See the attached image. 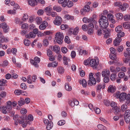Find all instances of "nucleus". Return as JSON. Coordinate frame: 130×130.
<instances>
[{
  "label": "nucleus",
  "mask_w": 130,
  "mask_h": 130,
  "mask_svg": "<svg viewBox=\"0 0 130 130\" xmlns=\"http://www.w3.org/2000/svg\"><path fill=\"white\" fill-rule=\"evenodd\" d=\"M7 83V80L4 79H2L0 80V86H4L5 84Z\"/></svg>",
  "instance_id": "obj_39"
},
{
  "label": "nucleus",
  "mask_w": 130,
  "mask_h": 130,
  "mask_svg": "<svg viewBox=\"0 0 130 130\" xmlns=\"http://www.w3.org/2000/svg\"><path fill=\"white\" fill-rule=\"evenodd\" d=\"M63 38L64 36L62 33L58 32L56 34L55 39L59 44H62Z\"/></svg>",
  "instance_id": "obj_3"
},
{
  "label": "nucleus",
  "mask_w": 130,
  "mask_h": 130,
  "mask_svg": "<svg viewBox=\"0 0 130 130\" xmlns=\"http://www.w3.org/2000/svg\"><path fill=\"white\" fill-rule=\"evenodd\" d=\"M124 119L125 122L128 123L130 121V110H128L125 111L124 113Z\"/></svg>",
  "instance_id": "obj_4"
},
{
  "label": "nucleus",
  "mask_w": 130,
  "mask_h": 130,
  "mask_svg": "<svg viewBox=\"0 0 130 130\" xmlns=\"http://www.w3.org/2000/svg\"><path fill=\"white\" fill-rule=\"evenodd\" d=\"M2 112L3 113L6 114L7 113V107L6 106H3L2 107Z\"/></svg>",
  "instance_id": "obj_46"
},
{
  "label": "nucleus",
  "mask_w": 130,
  "mask_h": 130,
  "mask_svg": "<svg viewBox=\"0 0 130 130\" xmlns=\"http://www.w3.org/2000/svg\"><path fill=\"white\" fill-rule=\"evenodd\" d=\"M14 22L16 24L19 23V24H22V21H20V19L17 18L15 19Z\"/></svg>",
  "instance_id": "obj_43"
},
{
  "label": "nucleus",
  "mask_w": 130,
  "mask_h": 130,
  "mask_svg": "<svg viewBox=\"0 0 130 130\" xmlns=\"http://www.w3.org/2000/svg\"><path fill=\"white\" fill-rule=\"evenodd\" d=\"M53 9L54 10H56L58 12H60L61 10V8L60 7L56 6L53 7Z\"/></svg>",
  "instance_id": "obj_32"
},
{
  "label": "nucleus",
  "mask_w": 130,
  "mask_h": 130,
  "mask_svg": "<svg viewBox=\"0 0 130 130\" xmlns=\"http://www.w3.org/2000/svg\"><path fill=\"white\" fill-rule=\"evenodd\" d=\"M42 21V19L40 18L37 17L36 19V22L38 24H40Z\"/></svg>",
  "instance_id": "obj_38"
},
{
  "label": "nucleus",
  "mask_w": 130,
  "mask_h": 130,
  "mask_svg": "<svg viewBox=\"0 0 130 130\" xmlns=\"http://www.w3.org/2000/svg\"><path fill=\"white\" fill-rule=\"evenodd\" d=\"M99 129L101 130H107L105 127L102 124H99L97 126Z\"/></svg>",
  "instance_id": "obj_31"
},
{
  "label": "nucleus",
  "mask_w": 130,
  "mask_h": 130,
  "mask_svg": "<svg viewBox=\"0 0 130 130\" xmlns=\"http://www.w3.org/2000/svg\"><path fill=\"white\" fill-rule=\"evenodd\" d=\"M126 93L124 92L120 94V101H124L126 99Z\"/></svg>",
  "instance_id": "obj_18"
},
{
  "label": "nucleus",
  "mask_w": 130,
  "mask_h": 130,
  "mask_svg": "<svg viewBox=\"0 0 130 130\" xmlns=\"http://www.w3.org/2000/svg\"><path fill=\"white\" fill-rule=\"evenodd\" d=\"M65 123V121L64 120H61L58 122V124L59 125H64Z\"/></svg>",
  "instance_id": "obj_54"
},
{
  "label": "nucleus",
  "mask_w": 130,
  "mask_h": 130,
  "mask_svg": "<svg viewBox=\"0 0 130 130\" xmlns=\"http://www.w3.org/2000/svg\"><path fill=\"white\" fill-rule=\"evenodd\" d=\"M64 69L62 67H59L57 69V71L59 73L63 74L64 72Z\"/></svg>",
  "instance_id": "obj_21"
},
{
  "label": "nucleus",
  "mask_w": 130,
  "mask_h": 130,
  "mask_svg": "<svg viewBox=\"0 0 130 130\" xmlns=\"http://www.w3.org/2000/svg\"><path fill=\"white\" fill-rule=\"evenodd\" d=\"M1 27L3 28L4 32L5 33H7L9 31V27L6 23L3 22L1 24Z\"/></svg>",
  "instance_id": "obj_8"
},
{
  "label": "nucleus",
  "mask_w": 130,
  "mask_h": 130,
  "mask_svg": "<svg viewBox=\"0 0 130 130\" xmlns=\"http://www.w3.org/2000/svg\"><path fill=\"white\" fill-rule=\"evenodd\" d=\"M66 5L65 6V7L67 6L69 8L72 7L73 4V2L71 1H68L66 3Z\"/></svg>",
  "instance_id": "obj_28"
},
{
  "label": "nucleus",
  "mask_w": 130,
  "mask_h": 130,
  "mask_svg": "<svg viewBox=\"0 0 130 130\" xmlns=\"http://www.w3.org/2000/svg\"><path fill=\"white\" fill-rule=\"evenodd\" d=\"M65 88L67 90L70 91L72 90V88L71 86H69L68 83H66L65 85Z\"/></svg>",
  "instance_id": "obj_27"
},
{
  "label": "nucleus",
  "mask_w": 130,
  "mask_h": 130,
  "mask_svg": "<svg viewBox=\"0 0 130 130\" xmlns=\"http://www.w3.org/2000/svg\"><path fill=\"white\" fill-rule=\"evenodd\" d=\"M24 99L22 98H21L20 100L18 102V104L20 106H22L24 104Z\"/></svg>",
  "instance_id": "obj_35"
},
{
  "label": "nucleus",
  "mask_w": 130,
  "mask_h": 130,
  "mask_svg": "<svg viewBox=\"0 0 130 130\" xmlns=\"http://www.w3.org/2000/svg\"><path fill=\"white\" fill-rule=\"evenodd\" d=\"M94 110L95 113L97 114H99L101 112V110L98 108L95 107L94 108Z\"/></svg>",
  "instance_id": "obj_50"
},
{
  "label": "nucleus",
  "mask_w": 130,
  "mask_h": 130,
  "mask_svg": "<svg viewBox=\"0 0 130 130\" xmlns=\"http://www.w3.org/2000/svg\"><path fill=\"white\" fill-rule=\"evenodd\" d=\"M125 34L123 32H120L117 34L118 37L116 38L114 41V44L117 46L120 44V43L122 39L121 38L124 36Z\"/></svg>",
  "instance_id": "obj_2"
},
{
  "label": "nucleus",
  "mask_w": 130,
  "mask_h": 130,
  "mask_svg": "<svg viewBox=\"0 0 130 130\" xmlns=\"http://www.w3.org/2000/svg\"><path fill=\"white\" fill-rule=\"evenodd\" d=\"M116 16L117 19L118 20H121L123 19V15L121 13H119L116 14Z\"/></svg>",
  "instance_id": "obj_19"
},
{
  "label": "nucleus",
  "mask_w": 130,
  "mask_h": 130,
  "mask_svg": "<svg viewBox=\"0 0 130 130\" xmlns=\"http://www.w3.org/2000/svg\"><path fill=\"white\" fill-rule=\"evenodd\" d=\"M111 106L113 108L117 107V104L114 102H112L110 103Z\"/></svg>",
  "instance_id": "obj_56"
},
{
  "label": "nucleus",
  "mask_w": 130,
  "mask_h": 130,
  "mask_svg": "<svg viewBox=\"0 0 130 130\" xmlns=\"http://www.w3.org/2000/svg\"><path fill=\"white\" fill-rule=\"evenodd\" d=\"M83 22L85 23H91V19H88L86 17H84L83 19Z\"/></svg>",
  "instance_id": "obj_30"
},
{
  "label": "nucleus",
  "mask_w": 130,
  "mask_h": 130,
  "mask_svg": "<svg viewBox=\"0 0 130 130\" xmlns=\"http://www.w3.org/2000/svg\"><path fill=\"white\" fill-rule=\"evenodd\" d=\"M94 59L90 60V64L91 66L93 67L94 69H97L98 68V65L99 64V62L98 60Z\"/></svg>",
  "instance_id": "obj_5"
},
{
  "label": "nucleus",
  "mask_w": 130,
  "mask_h": 130,
  "mask_svg": "<svg viewBox=\"0 0 130 130\" xmlns=\"http://www.w3.org/2000/svg\"><path fill=\"white\" fill-rule=\"evenodd\" d=\"M99 24L100 27H101L102 29H105L107 31L108 30L106 29L107 28L108 26L109 23H102V21L99 22Z\"/></svg>",
  "instance_id": "obj_13"
},
{
  "label": "nucleus",
  "mask_w": 130,
  "mask_h": 130,
  "mask_svg": "<svg viewBox=\"0 0 130 130\" xmlns=\"http://www.w3.org/2000/svg\"><path fill=\"white\" fill-rule=\"evenodd\" d=\"M88 85L89 86H92L95 85L96 83V81L95 78L94 79H89L87 82Z\"/></svg>",
  "instance_id": "obj_15"
},
{
  "label": "nucleus",
  "mask_w": 130,
  "mask_h": 130,
  "mask_svg": "<svg viewBox=\"0 0 130 130\" xmlns=\"http://www.w3.org/2000/svg\"><path fill=\"white\" fill-rule=\"evenodd\" d=\"M64 18L65 19L67 20H69L70 19L72 20L74 18L73 17L70 16L69 14H66L64 16Z\"/></svg>",
  "instance_id": "obj_42"
},
{
  "label": "nucleus",
  "mask_w": 130,
  "mask_h": 130,
  "mask_svg": "<svg viewBox=\"0 0 130 130\" xmlns=\"http://www.w3.org/2000/svg\"><path fill=\"white\" fill-rule=\"evenodd\" d=\"M46 128L47 130H49L51 129L53 126V124L51 121H50V122L46 124Z\"/></svg>",
  "instance_id": "obj_24"
},
{
  "label": "nucleus",
  "mask_w": 130,
  "mask_h": 130,
  "mask_svg": "<svg viewBox=\"0 0 130 130\" xmlns=\"http://www.w3.org/2000/svg\"><path fill=\"white\" fill-rule=\"evenodd\" d=\"M114 113L116 115H119L120 117H121L123 115L121 114V111L119 107H117L114 108Z\"/></svg>",
  "instance_id": "obj_10"
},
{
  "label": "nucleus",
  "mask_w": 130,
  "mask_h": 130,
  "mask_svg": "<svg viewBox=\"0 0 130 130\" xmlns=\"http://www.w3.org/2000/svg\"><path fill=\"white\" fill-rule=\"evenodd\" d=\"M123 27L125 28H128L130 27V22H126L124 23L123 24Z\"/></svg>",
  "instance_id": "obj_23"
},
{
  "label": "nucleus",
  "mask_w": 130,
  "mask_h": 130,
  "mask_svg": "<svg viewBox=\"0 0 130 130\" xmlns=\"http://www.w3.org/2000/svg\"><path fill=\"white\" fill-rule=\"evenodd\" d=\"M67 0H58V2L60 4H61L63 7H65L66 3L67 2Z\"/></svg>",
  "instance_id": "obj_20"
},
{
  "label": "nucleus",
  "mask_w": 130,
  "mask_h": 130,
  "mask_svg": "<svg viewBox=\"0 0 130 130\" xmlns=\"http://www.w3.org/2000/svg\"><path fill=\"white\" fill-rule=\"evenodd\" d=\"M28 4L31 6H34L35 5V1L33 0H30L28 1Z\"/></svg>",
  "instance_id": "obj_44"
},
{
  "label": "nucleus",
  "mask_w": 130,
  "mask_h": 130,
  "mask_svg": "<svg viewBox=\"0 0 130 130\" xmlns=\"http://www.w3.org/2000/svg\"><path fill=\"white\" fill-rule=\"evenodd\" d=\"M26 120L28 121L29 122L30 121H32L33 120V116L31 115H29L28 116L27 118L26 119Z\"/></svg>",
  "instance_id": "obj_47"
},
{
  "label": "nucleus",
  "mask_w": 130,
  "mask_h": 130,
  "mask_svg": "<svg viewBox=\"0 0 130 130\" xmlns=\"http://www.w3.org/2000/svg\"><path fill=\"white\" fill-rule=\"evenodd\" d=\"M45 23L44 24H41L39 26V28L41 30H44L46 28V26L45 24L46 23H47L46 21H44Z\"/></svg>",
  "instance_id": "obj_33"
},
{
  "label": "nucleus",
  "mask_w": 130,
  "mask_h": 130,
  "mask_svg": "<svg viewBox=\"0 0 130 130\" xmlns=\"http://www.w3.org/2000/svg\"><path fill=\"white\" fill-rule=\"evenodd\" d=\"M47 54L49 57L52 56V52L50 50L48 49L47 50Z\"/></svg>",
  "instance_id": "obj_45"
},
{
  "label": "nucleus",
  "mask_w": 130,
  "mask_h": 130,
  "mask_svg": "<svg viewBox=\"0 0 130 130\" xmlns=\"http://www.w3.org/2000/svg\"><path fill=\"white\" fill-rule=\"evenodd\" d=\"M95 76L96 79V82L97 83H99L101 81L100 77L101 76V73L100 72H98L95 73Z\"/></svg>",
  "instance_id": "obj_16"
},
{
  "label": "nucleus",
  "mask_w": 130,
  "mask_h": 130,
  "mask_svg": "<svg viewBox=\"0 0 130 130\" xmlns=\"http://www.w3.org/2000/svg\"><path fill=\"white\" fill-rule=\"evenodd\" d=\"M79 28L78 27H76L73 30V34L74 35H76L78 31Z\"/></svg>",
  "instance_id": "obj_48"
},
{
  "label": "nucleus",
  "mask_w": 130,
  "mask_h": 130,
  "mask_svg": "<svg viewBox=\"0 0 130 130\" xmlns=\"http://www.w3.org/2000/svg\"><path fill=\"white\" fill-rule=\"evenodd\" d=\"M122 30V26L119 25L116 27L115 29L116 32H121Z\"/></svg>",
  "instance_id": "obj_26"
},
{
  "label": "nucleus",
  "mask_w": 130,
  "mask_h": 130,
  "mask_svg": "<svg viewBox=\"0 0 130 130\" xmlns=\"http://www.w3.org/2000/svg\"><path fill=\"white\" fill-rule=\"evenodd\" d=\"M40 61V59L37 57H35L34 59V60H32V61H35V62L39 63Z\"/></svg>",
  "instance_id": "obj_62"
},
{
  "label": "nucleus",
  "mask_w": 130,
  "mask_h": 130,
  "mask_svg": "<svg viewBox=\"0 0 130 130\" xmlns=\"http://www.w3.org/2000/svg\"><path fill=\"white\" fill-rule=\"evenodd\" d=\"M62 21V20L60 17L56 16L54 21L53 23L55 25L59 26L61 24Z\"/></svg>",
  "instance_id": "obj_6"
},
{
  "label": "nucleus",
  "mask_w": 130,
  "mask_h": 130,
  "mask_svg": "<svg viewBox=\"0 0 130 130\" xmlns=\"http://www.w3.org/2000/svg\"><path fill=\"white\" fill-rule=\"evenodd\" d=\"M127 107L125 104L123 105L121 107V109L122 111L123 112L127 109Z\"/></svg>",
  "instance_id": "obj_40"
},
{
  "label": "nucleus",
  "mask_w": 130,
  "mask_h": 130,
  "mask_svg": "<svg viewBox=\"0 0 130 130\" xmlns=\"http://www.w3.org/2000/svg\"><path fill=\"white\" fill-rule=\"evenodd\" d=\"M102 21V23H109L108 19L107 17L104 16H102L100 18V19L99 20V22Z\"/></svg>",
  "instance_id": "obj_11"
},
{
  "label": "nucleus",
  "mask_w": 130,
  "mask_h": 130,
  "mask_svg": "<svg viewBox=\"0 0 130 130\" xmlns=\"http://www.w3.org/2000/svg\"><path fill=\"white\" fill-rule=\"evenodd\" d=\"M109 78L108 76L105 77L103 79L105 83H107L109 82Z\"/></svg>",
  "instance_id": "obj_60"
},
{
  "label": "nucleus",
  "mask_w": 130,
  "mask_h": 130,
  "mask_svg": "<svg viewBox=\"0 0 130 130\" xmlns=\"http://www.w3.org/2000/svg\"><path fill=\"white\" fill-rule=\"evenodd\" d=\"M123 49V47L122 46H119L117 49L118 51L119 52H121Z\"/></svg>",
  "instance_id": "obj_63"
},
{
  "label": "nucleus",
  "mask_w": 130,
  "mask_h": 130,
  "mask_svg": "<svg viewBox=\"0 0 130 130\" xmlns=\"http://www.w3.org/2000/svg\"><path fill=\"white\" fill-rule=\"evenodd\" d=\"M37 13L39 15H42L43 14L44 12L42 9H40L38 11Z\"/></svg>",
  "instance_id": "obj_64"
},
{
  "label": "nucleus",
  "mask_w": 130,
  "mask_h": 130,
  "mask_svg": "<svg viewBox=\"0 0 130 130\" xmlns=\"http://www.w3.org/2000/svg\"><path fill=\"white\" fill-rule=\"evenodd\" d=\"M31 42L30 41L28 40L27 39H25L24 41V43L25 45L28 46L30 44Z\"/></svg>",
  "instance_id": "obj_34"
},
{
  "label": "nucleus",
  "mask_w": 130,
  "mask_h": 130,
  "mask_svg": "<svg viewBox=\"0 0 130 130\" xmlns=\"http://www.w3.org/2000/svg\"><path fill=\"white\" fill-rule=\"evenodd\" d=\"M28 27V25L26 23H24L22 24L21 26V28L22 29H26Z\"/></svg>",
  "instance_id": "obj_55"
},
{
  "label": "nucleus",
  "mask_w": 130,
  "mask_h": 130,
  "mask_svg": "<svg viewBox=\"0 0 130 130\" xmlns=\"http://www.w3.org/2000/svg\"><path fill=\"white\" fill-rule=\"evenodd\" d=\"M116 75L115 74H112L110 77L111 80H114L116 79Z\"/></svg>",
  "instance_id": "obj_52"
},
{
  "label": "nucleus",
  "mask_w": 130,
  "mask_h": 130,
  "mask_svg": "<svg viewBox=\"0 0 130 130\" xmlns=\"http://www.w3.org/2000/svg\"><path fill=\"white\" fill-rule=\"evenodd\" d=\"M124 19L125 21H127L130 19V15H125L124 17Z\"/></svg>",
  "instance_id": "obj_59"
},
{
  "label": "nucleus",
  "mask_w": 130,
  "mask_h": 130,
  "mask_svg": "<svg viewBox=\"0 0 130 130\" xmlns=\"http://www.w3.org/2000/svg\"><path fill=\"white\" fill-rule=\"evenodd\" d=\"M81 82H82V84L83 87H86L87 85V83L86 80L85 79H83L82 81H80V83Z\"/></svg>",
  "instance_id": "obj_36"
},
{
  "label": "nucleus",
  "mask_w": 130,
  "mask_h": 130,
  "mask_svg": "<svg viewBox=\"0 0 130 130\" xmlns=\"http://www.w3.org/2000/svg\"><path fill=\"white\" fill-rule=\"evenodd\" d=\"M6 93L5 92L3 91L0 93V98L2 99L1 98H5L6 96Z\"/></svg>",
  "instance_id": "obj_41"
},
{
  "label": "nucleus",
  "mask_w": 130,
  "mask_h": 130,
  "mask_svg": "<svg viewBox=\"0 0 130 130\" xmlns=\"http://www.w3.org/2000/svg\"><path fill=\"white\" fill-rule=\"evenodd\" d=\"M8 41V39L5 38L4 36H1L0 37V43L7 42Z\"/></svg>",
  "instance_id": "obj_22"
},
{
  "label": "nucleus",
  "mask_w": 130,
  "mask_h": 130,
  "mask_svg": "<svg viewBox=\"0 0 130 130\" xmlns=\"http://www.w3.org/2000/svg\"><path fill=\"white\" fill-rule=\"evenodd\" d=\"M62 52L63 53H66L68 51V49L65 47H62L61 49Z\"/></svg>",
  "instance_id": "obj_58"
},
{
  "label": "nucleus",
  "mask_w": 130,
  "mask_h": 130,
  "mask_svg": "<svg viewBox=\"0 0 130 130\" xmlns=\"http://www.w3.org/2000/svg\"><path fill=\"white\" fill-rule=\"evenodd\" d=\"M31 75H29L27 77V82L29 84H32V81L31 78Z\"/></svg>",
  "instance_id": "obj_53"
},
{
  "label": "nucleus",
  "mask_w": 130,
  "mask_h": 130,
  "mask_svg": "<svg viewBox=\"0 0 130 130\" xmlns=\"http://www.w3.org/2000/svg\"><path fill=\"white\" fill-rule=\"evenodd\" d=\"M110 71L109 70H105L102 71L101 73L102 76L103 77L108 76L109 74Z\"/></svg>",
  "instance_id": "obj_17"
},
{
  "label": "nucleus",
  "mask_w": 130,
  "mask_h": 130,
  "mask_svg": "<svg viewBox=\"0 0 130 130\" xmlns=\"http://www.w3.org/2000/svg\"><path fill=\"white\" fill-rule=\"evenodd\" d=\"M7 13L8 14H14L16 13V11L15 9H14L13 10H8Z\"/></svg>",
  "instance_id": "obj_37"
},
{
  "label": "nucleus",
  "mask_w": 130,
  "mask_h": 130,
  "mask_svg": "<svg viewBox=\"0 0 130 130\" xmlns=\"http://www.w3.org/2000/svg\"><path fill=\"white\" fill-rule=\"evenodd\" d=\"M6 107L7 108V111L9 112H10L12 108V102L10 101L7 102V105Z\"/></svg>",
  "instance_id": "obj_12"
},
{
  "label": "nucleus",
  "mask_w": 130,
  "mask_h": 130,
  "mask_svg": "<svg viewBox=\"0 0 130 130\" xmlns=\"http://www.w3.org/2000/svg\"><path fill=\"white\" fill-rule=\"evenodd\" d=\"M50 47L52 51H54L56 53H58L60 50V47L57 45H55L53 47L51 46Z\"/></svg>",
  "instance_id": "obj_14"
},
{
  "label": "nucleus",
  "mask_w": 130,
  "mask_h": 130,
  "mask_svg": "<svg viewBox=\"0 0 130 130\" xmlns=\"http://www.w3.org/2000/svg\"><path fill=\"white\" fill-rule=\"evenodd\" d=\"M116 54H110L109 55L110 58L113 60L116 59Z\"/></svg>",
  "instance_id": "obj_49"
},
{
  "label": "nucleus",
  "mask_w": 130,
  "mask_h": 130,
  "mask_svg": "<svg viewBox=\"0 0 130 130\" xmlns=\"http://www.w3.org/2000/svg\"><path fill=\"white\" fill-rule=\"evenodd\" d=\"M16 119L18 121V122L19 124H22V125L23 127H25L27 125V124H29V122L28 120H26V118L24 116H19L18 115H15Z\"/></svg>",
  "instance_id": "obj_1"
},
{
  "label": "nucleus",
  "mask_w": 130,
  "mask_h": 130,
  "mask_svg": "<svg viewBox=\"0 0 130 130\" xmlns=\"http://www.w3.org/2000/svg\"><path fill=\"white\" fill-rule=\"evenodd\" d=\"M22 91L19 90H15L14 91V93L16 94L19 95L21 94L22 93Z\"/></svg>",
  "instance_id": "obj_61"
},
{
  "label": "nucleus",
  "mask_w": 130,
  "mask_h": 130,
  "mask_svg": "<svg viewBox=\"0 0 130 130\" xmlns=\"http://www.w3.org/2000/svg\"><path fill=\"white\" fill-rule=\"evenodd\" d=\"M90 10V7L88 5L85 6L83 9H81V14L82 15H84L86 13V12H88Z\"/></svg>",
  "instance_id": "obj_7"
},
{
  "label": "nucleus",
  "mask_w": 130,
  "mask_h": 130,
  "mask_svg": "<svg viewBox=\"0 0 130 130\" xmlns=\"http://www.w3.org/2000/svg\"><path fill=\"white\" fill-rule=\"evenodd\" d=\"M43 43L44 45L46 46H47L49 44L48 40L46 39H44L43 40Z\"/></svg>",
  "instance_id": "obj_51"
},
{
  "label": "nucleus",
  "mask_w": 130,
  "mask_h": 130,
  "mask_svg": "<svg viewBox=\"0 0 130 130\" xmlns=\"http://www.w3.org/2000/svg\"><path fill=\"white\" fill-rule=\"evenodd\" d=\"M68 27V26L67 25L62 24L60 26V28L62 30H64L66 28H67Z\"/></svg>",
  "instance_id": "obj_57"
},
{
  "label": "nucleus",
  "mask_w": 130,
  "mask_h": 130,
  "mask_svg": "<svg viewBox=\"0 0 130 130\" xmlns=\"http://www.w3.org/2000/svg\"><path fill=\"white\" fill-rule=\"evenodd\" d=\"M94 27V26L93 24L90 23L88 24L87 28L88 29V32L89 35H91L93 34V28Z\"/></svg>",
  "instance_id": "obj_9"
},
{
  "label": "nucleus",
  "mask_w": 130,
  "mask_h": 130,
  "mask_svg": "<svg viewBox=\"0 0 130 130\" xmlns=\"http://www.w3.org/2000/svg\"><path fill=\"white\" fill-rule=\"evenodd\" d=\"M115 89L112 85H110L108 89V92H111L113 93L115 91Z\"/></svg>",
  "instance_id": "obj_25"
},
{
  "label": "nucleus",
  "mask_w": 130,
  "mask_h": 130,
  "mask_svg": "<svg viewBox=\"0 0 130 130\" xmlns=\"http://www.w3.org/2000/svg\"><path fill=\"white\" fill-rule=\"evenodd\" d=\"M63 63L64 64L66 65H68V61H69L70 59L65 56L63 57Z\"/></svg>",
  "instance_id": "obj_29"
}]
</instances>
